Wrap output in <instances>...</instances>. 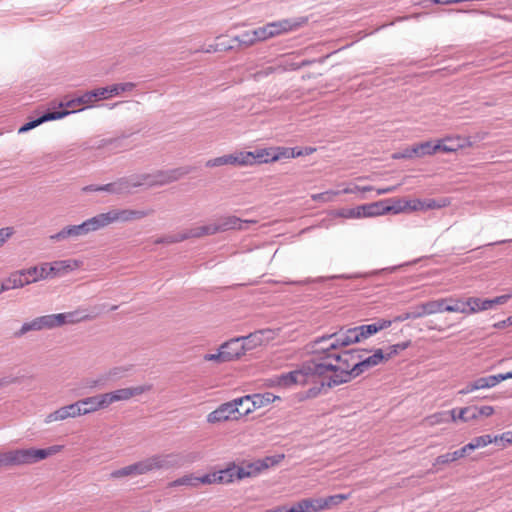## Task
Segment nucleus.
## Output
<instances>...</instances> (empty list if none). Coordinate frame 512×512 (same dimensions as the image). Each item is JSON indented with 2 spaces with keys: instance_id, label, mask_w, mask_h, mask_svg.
<instances>
[{
  "instance_id": "1",
  "label": "nucleus",
  "mask_w": 512,
  "mask_h": 512,
  "mask_svg": "<svg viewBox=\"0 0 512 512\" xmlns=\"http://www.w3.org/2000/svg\"><path fill=\"white\" fill-rule=\"evenodd\" d=\"M313 352L320 354L319 358L305 361L298 369L283 373L279 377V384L283 386L293 383L306 384L314 381L318 376L332 372L327 384L328 387H333L347 383L383 363L380 348L368 357H364L362 351L357 349L338 351V349L313 348Z\"/></svg>"
},
{
  "instance_id": "2",
  "label": "nucleus",
  "mask_w": 512,
  "mask_h": 512,
  "mask_svg": "<svg viewBox=\"0 0 512 512\" xmlns=\"http://www.w3.org/2000/svg\"><path fill=\"white\" fill-rule=\"evenodd\" d=\"M391 324V320L378 319L371 324L360 325L339 333L322 336L314 341L313 348L337 350L340 347H346L361 342L377 332L389 328Z\"/></svg>"
},
{
  "instance_id": "3",
  "label": "nucleus",
  "mask_w": 512,
  "mask_h": 512,
  "mask_svg": "<svg viewBox=\"0 0 512 512\" xmlns=\"http://www.w3.org/2000/svg\"><path fill=\"white\" fill-rule=\"evenodd\" d=\"M176 177L174 172L158 171L154 174L142 173L122 177L115 182L101 185V192L111 194H128L134 188L141 186H162L174 181Z\"/></svg>"
},
{
  "instance_id": "4",
  "label": "nucleus",
  "mask_w": 512,
  "mask_h": 512,
  "mask_svg": "<svg viewBox=\"0 0 512 512\" xmlns=\"http://www.w3.org/2000/svg\"><path fill=\"white\" fill-rule=\"evenodd\" d=\"M62 450V446L54 445L45 449L26 448L4 452L5 467L21 466L37 463Z\"/></svg>"
},
{
  "instance_id": "5",
  "label": "nucleus",
  "mask_w": 512,
  "mask_h": 512,
  "mask_svg": "<svg viewBox=\"0 0 512 512\" xmlns=\"http://www.w3.org/2000/svg\"><path fill=\"white\" fill-rule=\"evenodd\" d=\"M75 313H58L36 317L31 321L23 323L21 328L14 333L16 337H22L30 331H40L43 329H53L61 327L67 323H74Z\"/></svg>"
},
{
  "instance_id": "6",
  "label": "nucleus",
  "mask_w": 512,
  "mask_h": 512,
  "mask_svg": "<svg viewBox=\"0 0 512 512\" xmlns=\"http://www.w3.org/2000/svg\"><path fill=\"white\" fill-rule=\"evenodd\" d=\"M101 229L98 215H95L81 224L68 225L61 229L59 232L50 236V240L54 242L64 241L68 239L76 240L80 237L86 236L89 233L98 231Z\"/></svg>"
},
{
  "instance_id": "7",
  "label": "nucleus",
  "mask_w": 512,
  "mask_h": 512,
  "mask_svg": "<svg viewBox=\"0 0 512 512\" xmlns=\"http://www.w3.org/2000/svg\"><path fill=\"white\" fill-rule=\"evenodd\" d=\"M260 339L256 334L232 338L220 345L225 353L227 362L239 359L247 350L253 349Z\"/></svg>"
},
{
  "instance_id": "8",
  "label": "nucleus",
  "mask_w": 512,
  "mask_h": 512,
  "mask_svg": "<svg viewBox=\"0 0 512 512\" xmlns=\"http://www.w3.org/2000/svg\"><path fill=\"white\" fill-rule=\"evenodd\" d=\"M152 213V210L134 209H111L107 212L97 214L101 229L114 224L125 223L142 219Z\"/></svg>"
},
{
  "instance_id": "9",
  "label": "nucleus",
  "mask_w": 512,
  "mask_h": 512,
  "mask_svg": "<svg viewBox=\"0 0 512 512\" xmlns=\"http://www.w3.org/2000/svg\"><path fill=\"white\" fill-rule=\"evenodd\" d=\"M241 400L236 398L232 401L221 404L217 409L207 415V422L216 424L230 419H237V414L241 416Z\"/></svg>"
},
{
  "instance_id": "10",
  "label": "nucleus",
  "mask_w": 512,
  "mask_h": 512,
  "mask_svg": "<svg viewBox=\"0 0 512 512\" xmlns=\"http://www.w3.org/2000/svg\"><path fill=\"white\" fill-rule=\"evenodd\" d=\"M216 233H218V228L216 226V223H213L209 225L191 228L177 235H170L159 238L156 240V243H177L189 238H199L205 235H214Z\"/></svg>"
},
{
  "instance_id": "11",
  "label": "nucleus",
  "mask_w": 512,
  "mask_h": 512,
  "mask_svg": "<svg viewBox=\"0 0 512 512\" xmlns=\"http://www.w3.org/2000/svg\"><path fill=\"white\" fill-rule=\"evenodd\" d=\"M152 389V385L144 384L135 387H127L104 393L107 406L119 401H128L134 396L144 394Z\"/></svg>"
},
{
  "instance_id": "12",
  "label": "nucleus",
  "mask_w": 512,
  "mask_h": 512,
  "mask_svg": "<svg viewBox=\"0 0 512 512\" xmlns=\"http://www.w3.org/2000/svg\"><path fill=\"white\" fill-rule=\"evenodd\" d=\"M511 297L512 294L497 296L493 299L469 297L466 299L467 315L492 309L495 305H501L506 303Z\"/></svg>"
},
{
  "instance_id": "13",
  "label": "nucleus",
  "mask_w": 512,
  "mask_h": 512,
  "mask_svg": "<svg viewBox=\"0 0 512 512\" xmlns=\"http://www.w3.org/2000/svg\"><path fill=\"white\" fill-rule=\"evenodd\" d=\"M145 461L149 472L159 469H169L182 464L180 455L174 453L153 455L145 458Z\"/></svg>"
},
{
  "instance_id": "14",
  "label": "nucleus",
  "mask_w": 512,
  "mask_h": 512,
  "mask_svg": "<svg viewBox=\"0 0 512 512\" xmlns=\"http://www.w3.org/2000/svg\"><path fill=\"white\" fill-rule=\"evenodd\" d=\"M276 399H279V397L275 396L274 394L270 392H266L264 394H253V395H246L243 397H240L239 400H241V406L245 403L251 402V408H245L241 412V416L248 415L249 413L253 412L254 410L264 407Z\"/></svg>"
},
{
  "instance_id": "15",
  "label": "nucleus",
  "mask_w": 512,
  "mask_h": 512,
  "mask_svg": "<svg viewBox=\"0 0 512 512\" xmlns=\"http://www.w3.org/2000/svg\"><path fill=\"white\" fill-rule=\"evenodd\" d=\"M82 416L81 409L76 402L62 406L58 408L57 410L49 413L46 417L44 422L46 424L52 423V422H58V421H64L69 418H77Z\"/></svg>"
},
{
  "instance_id": "16",
  "label": "nucleus",
  "mask_w": 512,
  "mask_h": 512,
  "mask_svg": "<svg viewBox=\"0 0 512 512\" xmlns=\"http://www.w3.org/2000/svg\"><path fill=\"white\" fill-rule=\"evenodd\" d=\"M77 403L82 416L108 408L104 393L79 399Z\"/></svg>"
},
{
  "instance_id": "17",
  "label": "nucleus",
  "mask_w": 512,
  "mask_h": 512,
  "mask_svg": "<svg viewBox=\"0 0 512 512\" xmlns=\"http://www.w3.org/2000/svg\"><path fill=\"white\" fill-rule=\"evenodd\" d=\"M69 114H70L69 110L45 112L43 115H41L37 119L29 121V122L25 123L24 125H22L18 129V133L19 134L26 133V132L30 131L31 129L41 125L44 122L58 120V119L64 118L65 116H67Z\"/></svg>"
},
{
  "instance_id": "18",
  "label": "nucleus",
  "mask_w": 512,
  "mask_h": 512,
  "mask_svg": "<svg viewBox=\"0 0 512 512\" xmlns=\"http://www.w3.org/2000/svg\"><path fill=\"white\" fill-rule=\"evenodd\" d=\"M148 467L146 464L145 459L138 461L136 463H133L131 465L122 467L120 469L114 470L110 473V478L112 479H119L123 477H130V476H139L148 473Z\"/></svg>"
},
{
  "instance_id": "19",
  "label": "nucleus",
  "mask_w": 512,
  "mask_h": 512,
  "mask_svg": "<svg viewBox=\"0 0 512 512\" xmlns=\"http://www.w3.org/2000/svg\"><path fill=\"white\" fill-rule=\"evenodd\" d=\"M223 165L245 167L243 151L216 157L206 162V167H219Z\"/></svg>"
},
{
  "instance_id": "20",
  "label": "nucleus",
  "mask_w": 512,
  "mask_h": 512,
  "mask_svg": "<svg viewBox=\"0 0 512 512\" xmlns=\"http://www.w3.org/2000/svg\"><path fill=\"white\" fill-rule=\"evenodd\" d=\"M245 167L272 161L273 148H261L255 151H243Z\"/></svg>"
},
{
  "instance_id": "21",
  "label": "nucleus",
  "mask_w": 512,
  "mask_h": 512,
  "mask_svg": "<svg viewBox=\"0 0 512 512\" xmlns=\"http://www.w3.org/2000/svg\"><path fill=\"white\" fill-rule=\"evenodd\" d=\"M382 214H385V208L382 202L358 206L354 209H351L349 213V215L354 218L372 217Z\"/></svg>"
},
{
  "instance_id": "22",
  "label": "nucleus",
  "mask_w": 512,
  "mask_h": 512,
  "mask_svg": "<svg viewBox=\"0 0 512 512\" xmlns=\"http://www.w3.org/2000/svg\"><path fill=\"white\" fill-rule=\"evenodd\" d=\"M411 202V211H427L433 209H440L448 206L450 201L447 198H442L439 200L436 199H414L410 200Z\"/></svg>"
},
{
  "instance_id": "23",
  "label": "nucleus",
  "mask_w": 512,
  "mask_h": 512,
  "mask_svg": "<svg viewBox=\"0 0 512 512\" xmlns=\"http://www.w3.org/2000/svg\"><path fill=\"white\" fill-rule=\"evenodd\" d=\"M249 223H253V221L242 220L236 216L230 215L220 218L216 222V226L218 232H224L228 230H242L246 228Z\"/></svg>"
},
{
  "instance_id": "24",
  "label": "nucleus",
  "mask_w": 512,
  "mask_h": 512,
  "mask_svg": "<svg viewBox=\"0 0 512 512\" xmlns=\"http://www.w3.org/2000/svg\"><path fill=\"white\" fill-rule=\"evenodd\" d=\"M77 267L78 261L76 260H59L54 261L51 264H47V271L50 273V276H56L68 271H72Z\"/></svg>"
},
{
  "instance_id": "25",
  "label": "nucleus",
  "mask_w": 512,
  "mask_h": 512,
  "mask_svg": "<svg viewBox=\"0 0 512 512\" xmlns=\"http://www.w3.org/2000/svg\"><path fill=\"white\" fill-rule=\"evenodd\" d=\"M297 512L324 511L322 498H305L295 503Z\"/></svg>"
},
{
  "instance_id": "26",
  "label": "nucleus",
  "mask_w": 512,
  "mask_h": 512,
  "mask_svg": "<svg viewBox=\"0 0 512 512\" xmlns=\"http://www.w3.org/2000/svg\"><path fill=\"white\" fill-rule=\"evenodd\" d=\"M268 24L271 31H273V37L282 33L293 31L300 26V23L293 19H282L279 21L270 22Z\"/></svg>"
},
{
  "instance_id": "27",
  "label": "nucleus",
  "mask_w": 512,
  "mask_h": 512,
  "mask_svg": "<svg viewBox=\"0 0 512 512\" xmlns=\"http://www.w3.org/2000/svg\"><path fill=\"white\" fill-rule=\"evenodd\" d=\"M92 105L93 103L89 91L85 92L79 97L66 101L65 103H60V107L72 109V111H69L70 113L82 111L83 108H78L79 106L91 107Z\"/></svg>"
},
{
  "instance_id": "28",
  "label": "nucleus",
  "mask_w": 512,
  "mask_h": 512,
  "mask_svg": "<svg viewBox=\"0 0 512 512\" xmlns=\"http://www.w3.org/2000/svg\"><path fill=\"white\" fill-rule=\"evenodd\" d=\"M104 387H106V383L101 373L93 377L84 378L79 383V388L82 390V393H88Z\"/></svg>"
},
{
  "instance_id": "29",
  "label": "nucleus",
  "mask_w": 512,
  "mask_h": 512,
  "mask_svg": "<svg viewBox=\"0 0 512 512\" xmlns=\"http://www.w3.org/2000/svg\"><path fill=\"white\" fill-rule=\"evenodd\" d=\"M282 375L283 374H281V376ZM331 375H332V372H328L326 375L318 376V377L315 378L314 381H311V383H315V384L319 383L320 386H314V387L310 388L307 391V397L308 398H313V397L318 396L320 394V392H321L322 387H324L325 385L328 386L327 382L329 381V378H330ZM279 377H280V375L277 376L276 382L280 386V384H279ZM295 384L296 383H293V385H295ZM297 384L300 385L299 383H297ZM307 384H310V382L306 383L305 385H307ZM291 386H292V384H291ZM281 387H283V385H281ZM289 387H290V385H289ZM284 388H288V386H284Z\"/></svg>"
},
{
  "instance_id": "30",
  "label": "nucleus",
  "mask_w": 512,
  "mask_h": 512,
  "mask_svg": "<svg viewBox=\"0 0 512 512\" xmlns=\"http://www.w3.org/2000/svg\"><path fill=\"white\" fill-rule=\"evenodd\" d=\"M3 287V291L6 292L11 289L21 288L25 285L29 284V280H25L23 274H19V272L11 274L7 279L3 280L1 283Z\"/></svg>"
},
{
  "instance_id": "31",
  "label": "nucleus",
  "mask_w": 512,
  "mask_h": 512,
  "mask_svg": "<svg viewBox=\"0 0 512 512\" xmlns=\"http://www.w3.org/2000/svg\"><path fill=\"white\" fill-rule=\"evenodd\" d=\"M218 484H228L238 480L237 465L231 464L227 468L216 471Z\"/></svg>"
},
{
  "instance_id": "32",
  "label": "nucleus",
  "mask_w": 512,
  "mask_h": 512,
  "mask_svg": "<svg viewBox=\"0 0 512 512\" xmlns=\"http://www.w3.org/2000/svg\"><path fill=\"white\" fill-rule=\"evenodd\" d=\"M127 135L122 134L116 137H107V141H111V144H107V154H115L128 149V145L125 144Z\"/></svg>"
},
{
  "instance_id": "33",
  "label": "nucleus",
  "mask_w": 512,
  "mask_h": 512,
  "mask_svg": "<svg viewBox=\"0 0 512 512\" xmlns=\"http://www.w3.org/2000/svg\"><path fill=\"white\" fill-rule=\"evenodd\" d=\"M416 148V156L423 157L426 155H433L440 151V143L439 140L437 142L426 141L415 145Z\"/></svg>"
},
{
  "instance_id": "34",
  "label": "nucleus",
  "mask_w": 512,
  "mask_h": 512,
  "mask_svg": "<svg viewBox=\"0 0 512 512\" xmlns=\"http://www.w3.org/2000/svg\"><path fill=\"white\" fill-rule=\"evenodd\" d=\"M127 372L128 368L123 366H116L102 372L101 374L107 386L109 383L115 382L123 378Z\"/></svg>"
},
{
  "instance_id": "35",
  "label": "nucleus",
  "mask_w": 512,
  "mask_h": 512,
  "mask_svg": "<svg viewBox=\"0 0 512 512\" xmlns=\"http://www.w3.org/2000/svg\"><path fill=\"white\" fill-rule=\"evenodd\" d=\"M498 442V436H491V435H482L475 437L467 444V448H470L471 451L486 447L487 445L491 443H497Z\"/></svg>"
},
{
  "instance_id": "36",
  "label": "nucleus",
  "mask_w": 512,
  "mask_h": 512,
  "mask_svg": "<svg viewBox=\"0 0 512 512\" xmlns=\"http://www.w3.org/2000/svg\"><path fill=\"white\" fill-rule=\"evenodd\" d=\"M284 459V454H277L273 456H266L262 459L256 460L259 472L278 465Z\"/></svg>"
},
{
  "instance_id": "37",
  "label": "nucleus",
  "mask_w": 512,
  "mask_h": 512,
  "mask_svg": "<svg viewBox=\"0 0 512 512\" xmlns=\"http://www.w3.org/2000/svg\"><path fill=\"white\" fill-rule=\"evenodd\" d=\"M500 383L499 374L480 377L474 380V388L477 390L488 389Z\"/></svg>"
},
{
  "instance_id": "38",
  "label": "nucleus",
  "mask_w": 512,
  "mask_h": 512,
  "mask_svg": "<svg viewBox=\"0 0 512 512\" xmlns=\"http://www.w3.org/2000/svg\"><path fill=\"white\" fill-rule=\"evenodd\" d=\"M446 299L448 300L446 303L447 312L462 313L467 315L466 300L456 299L452 297Z\"/></svg>"
},
{
  "instance_id": "39",
  "label": "nucleus",
  "mask_w": 512,
  "mask_h": 512,
  "mask_svg": "<svg viewBox=\"0 0 512 512\" xmlns=\"http://www.w3.org/2000/svg\"><path fill=\"white\" fill-rule=\"evenodd\" d=\"M237 470H238V480H241V479H244L247 477H256L257 475L260 474L256 461L248 463L244 466L237 465Z\"/></svg>"
},
{
  "instance_id": "40",
  "label": "nucleus",
  "mask_w": 512,
  "mask_h": 512,
  "mask_svg": "<svg viewBox=\"0 0 512 512\" xmlns=\"http://www.w3.org/2000/svg\"><path fill=\"white\" fill-rule=\"evenodd\" d=\"M111 143H112L111 141H107V137H103V138L97 137V138L91 139L88 142H85L83 144V149L98 150V151H102L103 153H106L107 144H111Z\"/></svg>"
},
{
  "instance_id": "41",
  "label": "nucleus",
  "mask_w": 512,
  "mask_h": 512,
  "mask_svg": "<svg viewBox=\"0 0 512 512\" xmlns=\"http://www.w3.org/2000/svg\"><path fill=\"white\" fill-rule=\"evenodd\" d=\"M440 151L445 153L455 152L462 147L461 140L459 138L447 137L439 140Z\"/></svg>"
},
{
  "instance_id": "42",
  "label": "nucleus",
  "mask_w": 512,
  "mask_h": 512,
  "mask_svg": "<svg viewBox=\"0 0 512 512\" xmlns=\"http://www.w3.org/2000/svg\"><path fill=\"white\" fill-rule=\"evenodd\" d=\"M447 301H448L447 299L442 298V299L425 302L428 314L432 315V314H436V313L447 312V308H446Z\"/></svg>"
},
{
  "instance_id": "43",
  "label": "nucleus",
  "mask_w": 512,
  "mask_h": 512,
  "mask_svg": "<svg viewBox=\"0 0 512 512\" xmlns=\"http://www.w3.org/2000/svg\"><path fill=\"white\" fill-rule=\"evenodd\" d=\"M409 346V342L398 343L382 349L383 362L388 361L393 356L397 355L400 351L405 350Z\"/></svg>"
},
{
  "instance_id": "44",
  "label": "nucleus",
  "mask_w": 512,
  "mask_h": 512,
  "mask_svg": "<svg viewBox=\"0 0 512 512\" xmlns=\"http://www.w3.org/2000/svg\"><path fill=\"white\" fill-rule=\"evenodd\" d=\"M385 213L392 212L394 214H398L404 212L406 210L411 211V202L410 200H397L393 205H384Z\"/></svg>"
},
{
  "instance_id": "45",
  "label": "nucleus",
  "mask_w": 512,
  "mask_h": 512,
  "mask_svg": "<svg viewBox=\"0 0 512 512\" xmlns=\"http://www.w3.org/2000/svg\"><path fill=\"white\" fill-rule=\"evenodd\" d=\"M349 496H350V494H336V495H331V496L322 498L324 510L331 509V508L339 505L344 500H347L349 498Z\"/></svg>"
},
{
  "instance_id": "46",
  "label": "nucleus",
  "mask_w": 512,
  "mask_h": 512,
  "mask_svg": "<svg viewBox=\"0 0 512 512\" xmlns=\"http://www.w3.org/2000/svg\"><path fill=\"white\" fill-rule=\"evenodd\" d=\"M171 487H177V486H191V487H198L197 486V476H194L193 474L184 475L183 477H180L170 483Z\"/></svg>"
},
{
  "instance_id": "47",
  "label": "nucleus",
  "mask_w": 512,
  "mask_h": 512,
  "mask_svg": "<svg viewBox=\"0 0 512 512\" xmlns=\"http://www.w3.org/2000/svg\"><path fill=\"white\" fill-rule=\"evenodd\" d=\"M135 84L132 82L117 83L109 86L112 96L120 95L124 92H130L135 88Z\"/></svg>"
},
{
  "instance_id": "48",
  "label": "nucleus",
  "mask_w": 512,
  "mask_h": 512,
  "mask_svg": "<svg viewBox=\"0 0 512 512\" xmlns=\"http://www.w3.org/2000/svg\"><path fill=\"white\" fill-rule=\"evenodd\" d=\"M425 422L430 426L449 422V412L441 411L434 413L426 417Z\"/></svg>"
},
{
  "instance_id": "49",
  "label": "nucleus",
  "mask_w": 512,
  "mask_h": 512,
  "mask_svg": "<svg viewBox=\"0 0 512 512\" xmlns=\"http://www.w3.org/2000/svg\"><path fill=\"white\" fill-rule=\"evenodd\" d=\"M90 92L92 103L112 97L109 86L93 89Z\"/></svg>"
},
{
  "instance_id": "50",
  "label": "nucleus",
  "mask_w": 512,
  "mask_h": 512,
  "mask_svg": "<svg viewBox=\"0 0 512 512\" xmlns=\"http://www.w3.org/2000/svg\"><path fill=\"white\" fill-rule=\"evenodd\" d=\"M23 271L28 276L36 277V281L50 276V273H48V271H47V264L41 266L40 268L32 267V268H29V269L23 270Z\"/></svg>"
},
{
  "instance_id": "51",
  "label": "nucleus",
  "mask_w": 512,
  "mask_h": 512,
  "mask_svg": "<svg viewBox=\"0 0 512 512\" xmlns=\"http://www.w3.org/2000/svg\"><path fill=\"white\" fill-rule=\"evenodd\" d=\"M340 195L338 190H328L322 193L313 194L311 196L314 201L330 202L333 201L336 196Z\"/></svg>"
},
{
  "instance_id": "52",
  "label": "nucleus",
  "mask_w": 512,
  "mask_h": 512,
  "mask_svg": "<svg viewBox=\"0 0 512 512\" xmlns=\"http://www.w3.org/2000/svg\"><path fill=\"white\" fill-rule=\"evenodd\" d=\"M292 156H293V150H291V148H289V147L273 148V156H272L273 162L278 161L282 158L289 159V158H292Z\"/></svg>"
},
{
  "instance_id": "53",
  "label": "nucleus",
  "mask_w": 512,
  "mask_h": 512,
  "mask_svg": "<svg viewBox=\"0 0 512 512\" xmlns=\"http://www.w3.org/2000/svg\"><path fill=\"white\" fill-rule=\"evenodd\" d=\"M253 31L257 41H264L273 37V31L269 28V24L259 27Z\"/></svg>"
},
{
  "instance_id": "54",
  "label": "nucleus",
  "mask_w": 512,
  "mask_h": 512,
  "mask_svg": "<svg viewBox=\"0 0 512 512\" xmlns=\"http://www.w3.org/2000/svg\"><path fill=\"white\" fill-rule=\"evenodd\" d=\"M235 40L246 46L253 45L255 42H257L254 31H245L241 35L236 36Z\"/></svg>"
},
{
  "instance_id": "55",
  "label": "nucleus",
  "mask_w": 512,
  "mask_h": 512,
  "mask_svg": "<svg viewBox=\"0 0 512 512\" xmlns=\"http://www.w3.org/2000/svg\"><path fill=\"white\" fill-rule=\"evenodd\" d=\"M216 483L218 484L217 472L197 476V486H199L200 484L210 485Z\"/></svg>"
},
{
  "instance_id": "56",
  "label": "nucleus",
  "mask_w": 512,
  "mask_h": 512,
  "mask_svg": "<svg viewBox=\"0 0 512 512\" xmlns=\"http://www.w3.org/2000/svg\"><path fill=\"white\" fill-rule=\"evenodd\" d=\"M204 361H212L218 363L227 362L225 353L222 351L221 347H219L217 353H208L203 356Z\"/></svg>"
},
{
  "instance_id": "57",
  "label": "nucleus",
  "mask_w": 512,
  "mask_h": 512,
  "mask_svg": "<svg viewBox=\"0 0 512 512\" xmlns=\"http://www.w3.org/2000/svg\"><path fill=\"white\" fill-rule=\"evenodd\" d=\"M458 419L463 422H468L470 420L476 419V415L474 414L473 407L461 408L458 413Z\"/></svg>"
},
{
  "instance_id": "58",
  "label": "nucleus",
  "mask_w": 512,
  "mask_h": 512,
  "mask_svg": "<svg viewBox=\"0 0 512 512\" xmlns=\"http://www.w3.org/2000/svg\"><path fill=\"white\" fill-rule=\"evenodd\" d=\"M416 151L417 150H416L415 146L406 148L401 152L394 153L393 158L394 159H409V158L416 156Z\"/></svg>"
},
{
  "instance_id": "59",
  "label": "nucleus",
  "mask_w": 512,
  "mask_h": 512,
  "mask_svg": "<svg viewBox=\"0 0 512 512\" xmlns=\"http://www.w3.org/2000/svg\"><path fill=\"white\" fill-rule=\"evenodd\" d=\"M474 414L476 415V419L480 416H491L494 413V408L492 406H481V407H473Z\"/></svg>"
},
{
  "instance_id": "60",
  "label": "nucleus",
  "mask_w": 512,
  "mask_h": 512,
  "mask_svg": "<svg viewBox=\"0 0 512 512\" xmlns=\"http://www.w3.org/2000/svg\"><path fill=\"white\" fill-rule=\"evenodd\" d=\"M456 461L454 459V457L452 456V452L450 453H445V454H442L440 456H438L433 465L436 466V465H444V464H448V463H451V462H454Z\"/></svg>"
},
{
  "instance_id": "61",
  "label": "nucleus",
  "mask_w": 512,
  "mask_h": 512,
  "mask_svg": "<svg viewBox=\"0 0 512 512\" xmlns=\"http://www.w3.org/2000/svg\"><path fill=\"white\" fill-rule=\"evenodd\" d=\"M412 317L414 319H418L424 316L429 315L425 303H422L414 308L413 311H411Z\"/></svg>"
},
{
  "instance_id": "62",
  "label": "nucleus",
  "mask_w": 512,
  "mask_h": 512,
  "mask_svg": "<svg viewBox=\"0 0 512 512\" xmlns=\"http://www.w3.org/2000/svg\"><path fill=\"white\" fill-rule=\"evenodd\" d=\"M13 232V228L11 227L0 229V246H2L6 240L12 236Z\"/></svg>"
},
{
  "instance_id": "63",
  "label": "nucleus",
  "mask_w": 512,
  "mask_h": 512,
  "mask_svg": "<svg viewBox=\"0 0 512 512\" xmlns=\"http://www.w3.org/2000/svg\"><path fill=\"white\" fill-rule=\"evenodd\" d=\"M470 451H471V449L467 448V444H466L462 448L452 452V456L454 457L455 460H458L460 458H463Z\"/></svg>"
},
{
  "instance_id": "64",
  "label": "nucleus",
  "mask_w": 512,
  "mask_h": 512,
  "mask_svg": "<svg viewBox=\"0 0 512 512\" xmlns=\"http://www.w3.org/2000/svg\"><path fill=\"white\" fill-rule=\"evenodd\" d=\"M265 512H297L295 504L288 508L287 506H278L275 509H268Z\"/></svg>"
}]
</instances>
